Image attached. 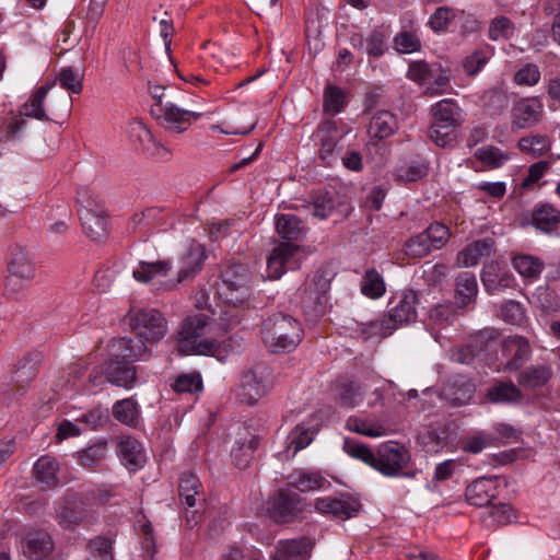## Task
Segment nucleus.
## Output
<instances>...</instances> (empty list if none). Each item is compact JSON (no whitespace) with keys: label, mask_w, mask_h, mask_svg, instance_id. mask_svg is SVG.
Returning a JSON list of instances; mask_svg holds the SVG:
<instances>
[{"label":"nucleus","mask_w":560,"mask_h":560,"mask_svg":"<svg viewBox=\"0 0 560 560\" xmlns=\"http://www.w3.org/2000/svg\"><path fill=\"white\" fill-rule=\"evenodd\" d=\"M418 303L419 295L417 291L412 289L404 290L390 300L387 315L382 320L372 322L369 325L371 334L384 338L399 326L416 322Z\"/></svg>","instance_id":"f257e3e1"},{"label":"nucleus","mask_w":560,"mask_h":560,"mask_svg":"<svg viewBox=\"0 0 560 560\" xmlns=\"http://www.w3.org/2000/svg\"><path fill=\"white\" fill-rule=\"evenodd\" d=\"M301 336L300 323L290 315L278 313L262 322V340L271 352L293 350Z\"/></svg>","instance_id":"f03ea898"},{"label":"nucleus","mask_w":560,"mask_h":560,"mask_svg":"<svg viewBox=\"0 0 560 560\" xmlns=\"http://www.w3.org/2000/svg\"><path fill=\"white\" fill-rule=\"evenodd\" d=\"M206 325L207 316L203 314L187 317L178 332L177 349L182 354L213 355L222 360L220 343L213 340H198L203 334Z\"/></svg>","instance_id":"7ed1b4c3"},{"label":"nucleus","mask_w":560,"mask_h":560,"mask_svg":"<svg viewBox=\"0 0 560 560\" xmlns=\"http://www.w3.org/2000/svg\"><path fill=\"white\" fill-rule=\"evenodd\" d=\"M121 323L150 342L161 340L167 331L166 318L155 308L131 307L121 318Z\"/></svg>","instance_id":"20e7f679"},{"label":"nucleus","mask_w":560,"mask_h":560,"mask_svg":"<svg viewBox=\"0 0 560 560\" xmlns=\"http://www.w3.org/2000/svg\"><path fill=\"white\" fill-rule=\"evenodd\" d=\"M372 467L387 477L405 476L413 478L415 472L404 470L408 467L411 456L409 451L400 443L389 441L381 444L374 455Z\"/></svg>","instance_id":"39448f33"},{"label":"nucleus","mask_w":560,"mask_h":560,"mask_svg":"<svg viewBox=\"0 0 560 560\" xmlns=\"http://www.w3.org/2000/svg\"><path fill=\"white\" fill-rule=\"evenodd\" d=\"M218 294L233 306L243 304L249 296V273L243 265H233L221 275Z\"/></svg>","instance_id":"423d86ee"},{"label":"nucleus","mask_w":560,"mask_h":560,"mask_svg":"<svg viewBox=\"0 0 560 560\" xmlns=\"http://www.w3.org/2000/svg\"><path fill=\"white\" fill-rule=\"evenodd\" d=\"M151 114L158 124L166 130L180 133L185 131L192 120L199 119L203 112L182 109L171 102L154 104Z\"/></svg>","instance_id":"0eeeda50"},{"label":"nucleus","mask_w":560,"mask_h":560,"mask_svg":"<svg viewBox=\"0 0 560 560\" xmlns=\"http://www.w3.org/2000/svg\"><path fill=\"white\" fill-rule=\"evenodd\" d=\"M9 278L5 291L9 295L16 294L22 285L16 280L31 281L35 277L36 268L27 249L20 245L11 248L8 262Z\"/></svg>","instance_id":"6e6552de"},{"label":"nucleus","mask_w":560,"mask_h":560,"mask_svg":"<svg viewBox=\"0 0 560 560\" xmlns=\"http://www.w3.org/2000/svg\"><path fill=\"white\" fill-rule=\"evenodd\" d=\"M78 201L80 203L79 215L84 234L93 242L102 243L105 231L102 206L88 191L80 192Z\"/></svg>","instance_id":"1a4fd4ad"},{"label":"nucleus","mask_w":560,"mask_h":560,"mask_svg":"<svg viewBox=\"0 0 560 560\" xmlns=\"http://www.w3.org/2000/svg\"><path fill=\"white\" fill-rule=\"evenodd\" d=\"M178 494L180 503L185 504L187 506V510L195 509L190 512L191 515H189V511H187V524L189 526L197 524V506H201L205 501V497L201 492V482L199 481V478L191 472L182 474L178 482Z\"/></svg>","instance_id":"9d476101"},{"label":"nucleus","mask_w":560,"mask_h":560,"mask_svg":"<svg viewBox=\"0 0 560 560\" xmlns=\"http://www.w3.org/2000/svg\"><path fill=\"white\" fill-rule=\"evenodd\" d=\"M304 509V504L296 493L280 490L268 501V512L277 523H287L293 520Z\"/></svg>","instance_id":"9b49d317"},{"label":"nucleus","mask_w":560,"mask_h":560,"mask_svg":"<svg viewBox=\"0 0 560 560\" xmlns=\"http://www.w3.org/2000/svg\"><path fill=\"white\" fill-rule=\"evenodd\" d=\"M184 266L180 268L177 275V279L175 280H166V281H155V290L156 291H172L177 288V285L194 277L196 273H198L201 270L203 260H205V253L203 248L200 245H195L189 247L187 250V254L183 256Z\"/></svg>","instance_id":"f8f14e48"},{"label":"nucleus","mask_w":560,"mask_h":560,"mask_svg":"<svg viewBox=\"0 0 560 560\" xmlns=\"http://www.w3.org/2000/svg\"><path fill=\"white\" fill-rule=\"evenodd\" d=\"M319 141L318 158L325 165H331L341 151L339 143L343 135L338 130L334 120L324 121L317 131Z\"/></svg>","instance_id":"ddd939ff"},{"label":"nucleus","mask_w":560,"mask_h":560,"mask_svg":"<svg viewBox=\"0 0 560 560\" xmlns=\"http://www.w3.org/2000/svg\"><path fill=\"white\" fill-rule=\"evenodd\" d=\"M361 508L360 501L351 495L318 498L315 501V509L318 512L329 514L341 521L354 517Z\"/></svg>","instance_id":"4468645a"},{"label":"nucleus","mask_w":560,"mask_h":560,"mask_svg":"<svg viewBox=\"0 0 560 560\" xmlns=\"http://www.w3.org/2000/svg\"><path fill=\"white\" fill-rule=\"evenodd\" d=\"M120 463L129 470L136 471L145 463L142 444L130 435H120L112 440Z\"/></svg>","instance_id":"2eb2a0df"},{"label":"nucleus","mask_w":560,"mask_h":560,"mask_svg":"<svg viewBox=\"0 0 560 560\" xmlns=\"http://www.w3.org/2000/svg\"><path fill=\"white\" fill-rule=\"evenodd\" d=\"M299 246L292 242L281 243L273 248L267 260V271L270 279H279L288 269H295L298 264L294 258Z\"/></svg>","instance_id":"dca6fc26"},{"label":"nucleus","mask_w":560,"mask_h":560,"mask_svg":"<svg viewBox=\"0 0 560 560\" xmlns=\"http://www.w3.org/2000/svg\"><path fill=\"white\" fill-rule=\"evenodd\" d=\"M330 288V280L322 273H316L310 282L306 283L302 302L305 308L319 315L327 303V292Z\"/></svg>","instance_id":"f3484780"},{"label":"nucleus","mask_w":560,"mask_h":560,"mask_svg":"<svg viewBox=\"0 0 560 560\" xmlns=\"http://www.w3.org/2000/svg\"><path fill=\"white\" fill-rule=\"evenodd\" d=\"M129 138L136 148L149 156H163L168 150L156 142L151 131L141 120H132L128 126Z\"/></svg>","instance_id":"a211bd4d"},{"label":"nucleus","mask_w":560,"mask_h":560,"mask_svg":"<svg viewBox=\"0 0 560 560\" xmlns=\"http://www.w3.org/2000/svg\"><path fill=\"white\" fill-rule=\"evenodd\" d=\"M313 542L307 537L279 540L272 560H308Z\"/></svg>","instance_id":"6ab92c4d"},{"label":"nucleus","mask_w":560,"mask_h":560,"mask_svg":"<svg viewBox=\"0 0 560 560\" xmlns=\"http://www.w3.org/2000/svg\"><path fill=\"white\" fill-rule=\"evenodd\" d=\"M542 115V106L536 98L521 100L513 108L512 127L517 129H528L537 125Z\"/></svg>","instance_id":"aec40b11"},{"label":"nucleus","mask_w":560,"mask_h":560,"mask_svg":"<svg viewBox=\"0 0 560 560\" xmlns=\"http://www.w3.org/2000/svg\"><path fill=\"white\" fill-rule=\"evenodd\" d=\"M147 351L141 339H129L126 337L113 339L109 345V355L117 361L131 363L137 361Z\"/></svg>","instance_id":"412c9836"},{"label":"nucleus","mask_w":560,"mask_h":560,"mask_svg":"<svg viewBox=\"0 0 560 560\" xmlns=\"http://www.w3.org/2000/svg\"><path fill=\"white\" fill-rule=\"evenodd\" d=\"M22 548L30 560H43L52 551L54 542L48 533L37 530L25 536Z\"/></svg>","instance_id":"4be33fe9"},{"label":"nucleus","mask_w":560,"mask_h":560,"mask_svg":"<svg viewBox=\"0 0 560 560\" xmlns=\"http://www.w3.org/2000/svg\"><path fill=\"white\" fill-rule=\"evenodd\" d=\"M494 242L490 237L475 241L463 248L456 257L457 267H472L482 257H488L493 252Z\"/></svg>","instance_id":"5701e85b"},{"label":"nucleus","mask_w":560,"mask_h":560,"mask_svg":"<svg viewBox=\"0 0 560 560\" xmlns=\"http://www.w3.org/2000/svg\"><path fill=\"white\" fill-rule=\"evenodd\" d=\"M503 351L511 354L504 369L508 371H516L528 360L530 347L524 337L511 336L503 341Z\"/></svg>","instance_id":"b1692460"},{"label":"nucleus","mask_w":560,"mask_h":560,"mask_svg":"<svg viewBox=\"0 0 560 560\" xmlns=\"http://www.w3.org/2000/svg\"><path fill=\"white\" fill-rule=\"evenodd\" d=\"M481 281L485 290L489 294L501 292L505 289H511L515 285V279L512 273L508 271L501 272L498 265H486L481 272Z\"/></svg>","instance_id":"393cba45"},{"label":"nucleus","mask_w":560,"mask_h":560,"mask_svg":"<svg viewBox=\"0 0 560 560\" xmlns=\"http://www.w3.org/2000/svg\"><path fill=\"white\" fill-rule=\"evenodd\" d=\"M267 389L264 377L257 371L250 370L244 373L242 377L238 396L244 402L253 405L266 395Z\"/></svg>","instance_id":"a878e982"},{"label":"nucleus","mask_w":560,"mask_h":560,"mask_svg":"<svg viewBox=\"0 0 560 560\" xmlns=\"http://www.w3.org/2000/svg\"><path fill=\"white\" fill-rule=\"evenodd\" d=\"M467 501L475 506H487L495 498V487L491 478H478L474 480L465 492Z\"/></svg>","instance_id":"bb28decb"},{"label":"nucleus","mask_w":560,"mask_h":560,"mask_svg":"<svg viewBox=\"0 0 560 560\" xmlns=\"http://www.w3.org/2000/svg\"><path fill=\"white\" fill-rule=\"evenodd\" d=\"M397 129L396 116L388 110H378L370 119L368 133L372 139L383 140L393 136Z\"/></svg>","instance_id":"cd10ccee"},{"label":"nucleus","mask_w":560,"mask_h":560,"mask_svg":"<svg viewBox=\"0 0 560 560\" xmlns=\"http://www.w3.org/2000/svg\"><path fill=\"white\" fill-rule=\"evenodd\" d=\"M59 464L48 455L39 457L34 465V476L43 489H52L58 486Z\"/></svg>","instance_id":"c85d7f7f"},{"label":"nucleus","mask_w":560,"mask_h":560,"mask_svg":"<svg viewBox=\"0 0 560 560\" xmlns=\"http://www.w3.org/2000/svg\"><path fill=\"white\" fill-rule=\"evenodd\" d=\"M532 223L544 233H552L560 225V211L550 203H539L532 211Z\"/></svg>","instance_id":"c756f323"},{"label":"nucleus","mask_w":560,"mask_h":560,"mask_svg":"<svg viewBox=\"0 0 560 560\" xmlns=\"http://www.w3.org/2000/svg\"><path fill=\"white\" fill-rule=\"evenodd\" d=\"M478 283L471 272H460L455 279V299L458 307H466L476 302Z\"/></svg>","instance_id":"7c9ffc66"},{"label":"nucleus","mask_w":560,"mask_h":560,"mask_svg":"<svg viewBox=\"0 0 560 560\" xmlns=\"http://www.w3.org/2000/svg\"><path fill=\"white\" fill-rule=\"evenodd\" d=\"M475 394V385L465 380L450 382L442 390L441 396L453 407L468 404Z\"/></svg>","instance_id":"2f4dec72"},{"label":"nucleus","mask_w":560,"mask_h":560,"mask_svg":"<svg viewBox=\"0 0 560 560\" xmlns=\"http://www.w3.org/2000/svg\"><path fill=\"white\" fill-rule=\"evenodd\" d=\"M487 398L493 404H520L524 395L512 382H497L487 390Z\"/></svg>","instance_id":"473e14b6"},{"label":"nucleus","mask_w":560,"mask_h":560,"mask_svg":"<svg viewBox=\"0 0 560 560\" xmlns=\"http://www.w3.org/2000/svg\"><path fill=\"white\" fill-rule=\"evenodd\" d=\"M278 234L288 241H299L305 234L303 221L295 214H280L276 221Z\"/></svg>","instance_id":"72a5a7b5"},{"label":"nucleus","mask_w":560,"mask_h":560,"mask_svg":"<svg viewBox=\"0 0 560 560\" xmlns=\"http://www.w3.org/2000/svg\"><path fill=\"white\" fill-rule=\"evenodd\" d=\"M40 364L38 353H30L24 357L16 365L13 380L16 386L23 388L28 385L37 375Z\"/></svg>","instance_id":"f704fd0d"},{"label":"nucleus","mask_w":560,"mask_h":560,"mask_svg":"<svg viewBox=\"0 0 560 560\" xmlns=\"http://www.w3.org/2000/svg\"><path fill=\"white\" fill-rule=\"evenodd\" d=\"M517 148L532 158H540L551 149V140L546 135L530 133L521 138Z\"/></svg>","instance_id":"c9c22d12"},{"label":"nucleus","mask_w":560,"mask_h":560,"mask_svg":"<svg viewBox=\"0 0 560 560\" xmlns=\"http://www.w3.org/2000/svg\"><path fill=\"white\" fill-rule=\"evenodd\" d=\"M551 376L552 371L548 365L528 366L520 373L517 382L527 388H538L546 385Z\"/></svg>","instance_id":"e433bc0d"},{"label":"nucleus","mask_w":560,"mask_h":560,"mask_svg":"<svg viewBox=\"0 0 560 560\" xmlns=\"http://www.w3.org/2000/svg\"><path fill=\"white\" fill-rule=\"evenodd\" d=\"M434 121L458 127L462 124L460 109L452 100H442L432 107Z\"/></svg>","instance_id":"4c0bfd02"},{"label":"nucleus","mask_w":560,"mask_h":560,"mask_svg":"<svg viewBox=\"0 0 560 560\" xmlns=\"http://www.w3.org/2000/svg\"><path fill=\"white\" fill-rule=\"evenodd\" d=\"M171 269L172 265L168 260L155 262L141 261L139 267L133 271V277L137 281L148 283L160 277H166Z\"/></svg>","instance_id":"58836bf2"},{"label":"nucleus","mask_w":560,"mask_h":560,"mask_svg":"<svg viewBox=\"0 0 560 560\" xmlns=\"http://www.w3.org/2000/svg\"><path fill=\"white\" fill-rule=\"evenodd\" d=\"M116 363V366H113L107 372V382L119 387H133L137 381L136 368L130 363L122 362V364H120L119 361H117Z\"/></svg>","instance_id":"ea45409f"},{"label":"nucleus","mask_w":560,"mask_h":560,"mask_svg":"<svg viewBox=\"0 0 560 560\" xmlns=\"http://www.w3.org/2000/svg\"><path fill=\"white\" fill-rule=\"evenodd\" d=\"M49 91V86L43 85L38 88L22 107V115L38 120H48L44 109V100Z\"/></svg>","instance_id":"a19ab883"},{"label":"nucleus","mask_w":560,"mask_h":560,"mask_svg":"<svg viewBox=\"0 0 560 560\" xmlns=\"http://www.w3.org/2000/svg\"><path fill=\"white\" fill-rule=\"evenodd\" d=\"M113 416L119 422L135 427L139 420L138 405L132 398L121 399L113 406Z\"/></svg>","instance_id":"79ce46f5"},{"label":"nucleus","mask_w":560,"mask_h":560,"mask_svg":"<svg viewBox=\"0 0 560 560\" xmlns=\"http://www.w3.org/2000/svg\"><path fill=\"white\" fill-rule=\"evenodd\" d=\"M513 267L525 278L536 279L544 269V262L532 255H517L513 258Z\"/></svg>","instance_id":"37998d69"},{"label":"nucleus","mask_w":560,"mask_h":560,"mask_svg":"<svg viewBox=\"0 0 560 560\" xmlns=\"http://www.w3.org/2000/svg\"><path fill=\"white\" fill-rule=\"evenodd\" d=\"M450 125H443L442 122L434 121L429 129V138L439 147L446 148L452 145L456 139L455 129Z\"/></svg>","instance_id":"c03bdc74"},{"label":"nucleus","mask_w":560,"mask_h":560,"mask_svg":"<svg viewBox=\"0 0 560 560\" xmlns=\"http://www.w3.org/2000/svg\"><path fill=\"white\" fill-rule=\"evenodd\" d=\"M500 331L493 327H486L469 337L470 347H472L479 354L489 350L492 345L499 339Z\"/></svg>","instance_id":"a18cd8bd"},{"label":"nucleus","mask_w":560,"mask_h":560,"mask_svg":"<svg viewBox=\"0 0 560 560\" xmlns=\"http://www.w3.org/2000/svg\"><path fill=\"white\" fill-rule=\"evenodd\" d=\"M457 312L452 303L439 304L430 310L429 320L438 327H445L455 322Z\"/></svg>","instance_id":"49530a36"},{"label":"nucleus","mask_w":560,"mask_h":560,"mask_svg":"<svg viewBox=\"0 0 560 560\" xmlns=\"http://www.w3.org/2000/svg\"><path fill=\"white\" fill-rule=\"evenodd\" d=\"M514 31L515 26L513 22L504 15H499L490 22L488 36L494 42L499 39H510Z\"/></svg>","instance_id":"de8ad7c7"},{"label":"nucleus","mask_w":560,"mask_h":560,"mask_svg":"<svg viewBox=\"0 0 560 560\" xmlns=\"http://www.w3.org/2000/svg\"><path fill=\"white\" fill-rule=\"evenodd\" d=\"M475 156L483 165H487L491 168H498L502 166L505 161L509 160V155L506 153H504L499 148L493 145H488L478 149L475 152Z\"/></svg>","instance_id":"09e8293b"},{"label":"nucleus","mask_w":560,"mask_h":560,"mask_svg":"<svg viewBox=\"0 0 560 560\" xmlns=\"http://www.w3.org/2000/svg\"><path fill=\"white\" fill-rule=\"evenodd\" d=\"M56 518L59 525L65 528L72 529L82 521L83 514L74 506V504L63 502L57 510Z\"/></svg>","instance_id":"8fccbe9b"},{"label":"nucleus","mask_w":560,"mask_h":560,"mask_svg":"<svg viewBox=\"0 0 560 560\" xmlns=\"http://www.w3.org/2000/svg\"><path fill=\"white\" fill-rule=\"evenodd\" d=\"M361 291L364 295L376 299L385 292V284L381 275L375 270H369L361 281Z\"/></svg>","instance_id":"3c124183"},{"label":"nucleus","mask_w":560,"mask_h":560,"mask_svg":"<svg viewBox=\"0 0 560 560\" xmlns=\"http://www.w3.org/2000/svg\"><path fill=\"white\" fill-rule=\"evenodd\" d=\"M315 432L310 428L296 425L288 436V451L293 447V455L306 447L314 439Z\"/></svg>","instance_id":"603ef678"},{"label":"nucleus","mask_w":560,"mask_h":560,"mask_svg":"<svg viewBox=\"0 0 560 560\" xmlns=\"http://www.w3.org/2000/svg\"><path fill=\"white\" fill-rule=\"evenodd\" d=\"M346 428L352 432L370 438H377L385 434V429L383 425L369 423L358 418H349L347 420Z\"/></svg>","instance_id":"864d4df0"},{"label":"nucleus","mask_w":560,"mask_h":560,"mask_svg":"<svg viewBox=\"0 0 560 560\" xmlns=\"http://www.w3.org/2000/svg\"><path fill=\"white\" fill-rule=\"evenodd\" d=\"M433 247L428 242V235L423 232L408 240L405 244V252L408 256L420 258L427 256Z\"/></svg>","instance_id":"5fc2aeb1"},{"label":"nucleus","mask_w":560,"mask_h":560,"mask_svg":"<svg viewBox=\"0 0 560 560\" xmlns=\"http://www.w3.org/2000/svg\"><path fill=\"white\" fill-rule=\"evenodd\" d=\"M58 81L63 89L74 94L82 91V73L79 69L63 68L58 75Z\"/></svg>","instance_id":"6e6d98bb"},{"label":"nucleus","mask_w":560,"mask_h":560,"mask_svg":"<svg viewBox=\"0 0 560 560\" xmlns=\"http://www.w3.org/2000/svg\"><path fill=\"white\" fill-rule=\"evenodd\" d=\"M423 233L428 235V242H430L433 249L442 248L451 236L448 228L440 222L430 224Z\"/></svg>","instance_id":"4d7b16f0"},{"label":"nucleus","mask_w":560,"mask_h":560,"mask_svg":"<svg viewBox=\"0 0 560 560\" xmlns=\"http://www.w3.org/2000/svg\"><path fill=\"white\" fill-rule=\"evenodd\" d=\"M485 106L492 110L493 114H499L509 105V98L504 91L498 88L490 89L483 93L482 96Z\"/></svg>","instance_id":"13d9d810"},{"label":"nucleus","mask_w":560,"mask_h":560,"mask_svg":"<svg viewBox=\"0 0 560 560\" xmlns=\"http://www.w3.org/2000/svg\"><path fill=\"white\" fill-rule=\"evenodd\" d=\"M345 106V94L337 86H328L324 93V109L326 113L336 115Z\"/></svg>","instance_id":"bf43d9fd"},{"label":"nucleus","mask_w":560,"mask_h":560,"mask_svg":"<svg viewBox=\"0 0 560 560\" xmlns=\"http://www.w3.org/2000/svg\"><path fill=\"white\" fill-rule=\"evenodd\" d=\"M345 452L353 458L360 459L363 463L370 465L375 462L374 453L364 444H361L354 440L346 439L343 442Z\"/></svg>","instance_id":"052dcab7"},{"label":"nucleus","mask_w":560,"mask_h":560,"mask_svg":"<svg viewBox=\"0 0 560 560\" xmlns=\"http://www.w3.org/2000/svg\"><path fill=\"white\" fill-rule=\"evenodd\" d=\"M105 456V444L97 443L78 453L80 465L92 468L100 464Z\"/></svg>","instance_id":"680f3d73"},{"label":"nucleus","mask_w":560,"mask_h":560,"mask_svg":"<svg viewBox=\"0 0 560 560\" xmlns=\"http://www.w3.org/2000/svg\"><path fill=\"white\" fill-rule=\"evenodd\" d=\"M386 38L387 35L383 30H373L366 37L365 52L372 57L382 56L386 50Z\"/></svg>","instance_id":"e2e57ef3"},{"label":"nucleus","mask_w":560,"mask_h":560,"mask_svg":"<svg viewBox=\"0 0 560 560\" xmlns=\"http://www.w3.org/2000/svg\"><path fill=\"white\" fill-rule=\"evenodd\" d=\"M500 317L509 324L520 325L525 318L523 306L514 300H509L502 304Z\"/></svg>","instance_id":"0e129e2a"},{"label":"nucleus","mask_w":560,"mask_h":560,"mask_svg":"<svg viewBox=\"0 0 560 560\" xmlns=\"http://www.w3.org/2000/svg\"><path fill=\"white\" fill-rule=\"evenodd\" d=\"M336 207V201L329 192L317 195L313 200V215L319 219L328 218Z\"/></svg>","instance_id":"69168bd1"},{"label":"nucleus","mask_w":560,"mask_h":560,"mask_svg":"<svg viewBox=\"0 0 560 560\" xmlns=\"http://www.w3.org/2000/svg\"><path fill=\"white\" fill-rule=\"evenodd\" d=\"M325 479L315 474L301 472L293 477L291 485L302 492L319 489Z\"/></svg>","instance_id":"338daca9"},{"label":"nucleus","mask_w":560,"mask_h":560,"mask_svg":"<svg viewBox=\"0 0 560 560\" xmlns=\"http://www.w3.org/2000/svg\"><path fill=\"white\" fill-rule=\"evenodd\" d=\"M202 387V381L198 373L183 374L178 376L173 385L177 393H195Z\"/></svg>","instance_id":"774afa93"}]
</instances>
